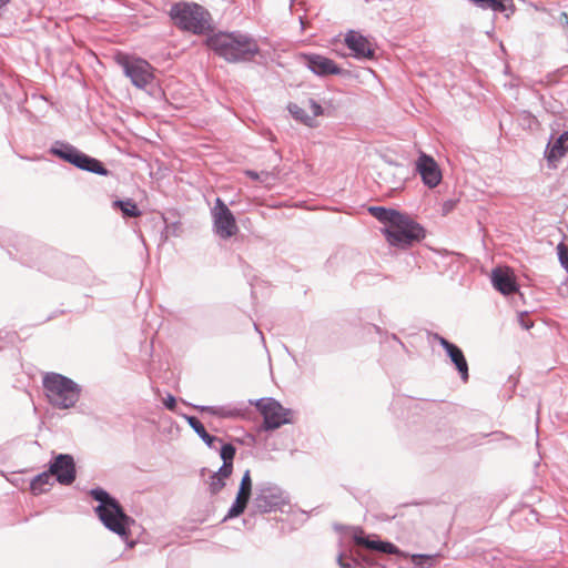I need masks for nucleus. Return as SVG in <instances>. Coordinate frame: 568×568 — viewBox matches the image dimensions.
Segmentation results:
<instances>
[{
    "label": "nucleus",
    "instance_id": "nucleus-1",
    "mask_svg": "<svg viewBox=\"0 0 568 568\" xmlns=\"http://www.w3.org/2000/svg\"><path fill=\"white\" fill-rule=\"evenodd\" d=\"M206 45L230 63L252 60L258 52L257 42L250 36L234 32H219L206 39Z\"/></svg>",
    "mask_w": 568,
    "mask_h": 568
},
{
    "label": "nucleus",
    "instance_id": "nucleus-2",
    "mask_svg": "<svg viewBox=\"0 0 568 568\" xmlns=\"http://www.w3.org/2000/svg\"><path fill=\"white\" fill-rule=\"evenodd\" d=\"M90 496L94 500L99 501V505L94 508V513L104 527L116 534L128 544L129 548H132L135 542L129 541V536L133 519L124 513L119 501L111 497L106 490L102 488H92L90 490Z\"/></svg>",
    "mask_w": 568,
    "mask_h": 568
},
{
    "label": "nucleus",
    "instance_id": "nucleus-3",
    "mask_svg": "<svg viewBox=\"0 0 568 568\" xmlns=\"http://www.w3.org/2000/svg\"><path fill=\"white\" fill-rule=\"evenodd\" d=\"M48 402L58 409H69L77 405L81 396V386L59 373H47L42 379Z\"/></svg>",
    "mask_w": 568,
    "mask_h": 568
},
{
    "label": "nucleus",
    "instance_id": "nucleus-4",
    "mask_svg": "<svg viewBox=\"0 0 568 568\" xmlns=\"http://www.w3.org/2000/svg\"><path fill=\"white\" fill-rule=\"evenodd\" d=\"M170 17L181 29L202 34L210 29V14L196 3L179 2L172 6Z\"/></svg>",
    "mask_w": 568,
    "mask_h": 568
},
{
    "label": "nucleus",
    "instance_id": "nucleus-5",
    "mask_svg": "<svg viewBox=\"0 0 568 568\" xmlns=\"http://www.w3.org/2000/svg\"><path fill=\"white\" fill-rule=\"evenodd\" d=\"M382 231L389 245L398 248H407L425 236L424 229L405 214Z\"/></svg>",
    "mask_w": 568,
    "mask_h": 568
},
{
    "label": "nucleus",
    "instance_id": "nucleus-6",
    "mask_svg": "<svg viewBox=\"0 0 568 568\" xmlns=\"http://www.w3.org/2000/svg\"><path fill=\"white\" fill-rule=\"evenodd\" d=\"M50 153L80 170L102 176H106L109 174V171L99 160L87 155L68 142L55 141L50 148Z\"/></svg>",
    "mask_w": 568,
    "mask_h": 568
},
{
    "label": "nucleus",
    "instance_id": "nucleus-7",
    "mask_svg": "<svg viewBox=\"0 0 568 568\" xmlns=\"http://www.w3.org/2000/svg\"><path fill=\"white\" fill-rule=\"evenodd\" d=\"M213 232L222 240H227L239 232V226L234 214L227 205L216 197L214 206L211 209Z\"/></svg>",
    "mask_w": 568,
    "mask_h": 568
},
{
    "label": "nucleus",
    "instance_id": "nucleus-8",
    "mask_svg": "<svg viewBox=\"0 0 568 568\" xmlns=\"http://www.w3.org/2000/svg\"><path fill=\"white\" fill-rule=\"evenodd\" d=\"M255 406L263 415L265 429H276L291 422V410L284 408L274 398H260L255 402Z\"/></svg>",
    "mask_w": 568,
    "mask_h": 568
},
{
    "label": "nucleus",
    "instance_id": "nucleus-9",
    "mask_svg": "<svg viewBox=\"0 0 568 568\" xmlns=\"http://www.w3.org/2000/svg\"><path fill=\"white\" fill-rule=\"evenodd\" d=\"M120 63L125 75L130 78L132 84L136 88L144 89L152 82L154 78L153 68L148 61L140 58L125 57Z\"/></svg>",
    "mask_w": 568,
    "mask_h": 568
},
{
    "label": "nucleus",
    "instance_id": "nucleus-10",
    "mask_svg": "<svg viewBox=\"0 0 568 568\" xmlns=\"http://www.w3.org/2000/svg\"><path fill=\"white\" fill-rule=\"evenodd\" d=\"M50 474L61 485H71L77 476L75 463L71 455L59 454L54 456L49 466Z\"/></svg>",
    "mask_w": 568,
    "mask_h": 568
},
{
    "label": "nucleus",
    "instance_id": "nucleus-11",
    "mask_svg": "<svg viewBox=\"0 0 568 568\" xmlns=\"http://www.w3.org/2000/svg\"><path fill=\"white\" fill-rule=\"evenodd\" d=\"M300 60L315 75L341 74L342 69L329 58L318 53H301Z\"/></svg>",
    "mask_w": 568,
    "mask_h": 568
},
{
    "label": "nucleus",
    "instance_id": "nucleus-12",
    "mask_svg": "<svg viewBox=\"0 0 568 568\" xmlns=\"http://www.w3.org/2000/svg\"><path fill=\"white\" fill-rule=\"evenodd\" d=\"M283 503L284 497L282 490L271 484L262 486L254 498V505L261 513H271L277 509Z\"/></svg>",
    "mask_w": 568,
    "mask_h": 568
},
{
    "label": "nucleus",
    "instance_id": "nucleus-13",
    "mask_svg": "<svg viewBox=\"0 0 568 568\" xmlns=\"http://www.w3.org/2000/svg\"><path fill=\"white\" fill-rule=\"evenodd\" d=\"M416 171L419 173L424 184L430 189L436 187L442 182V171L430 155L420 153L416 161Z\"/></svg>",
    "mask_w": 568,
    "mask_h": 568
},
{
    "label": "nucleus",
    "instance_id": "nucleus-14",
    "mask_svg": "<svg viewBox=\"0 0 568 568\" xmlns=\"http://www.w3.org/2000/svg\"><path fill=\"white\" fill-rule=\"evenodd\" d=\"M251 491H252L251 474H250V470H246L241 479L236 498H235L234 503L232 504L231 508L229 509L227 515L225 516V519L237 517L244 511V509L246 508V505L250 500Z\"/></svg>",
    "mask_w": 568,
    "mask_h": 568
},
{
    "label": "nucleus",
    "instance_id": "nucleus-15",
    "mask_svg": "<svg viewBox=\"0 0 568 568\" xmlns=\"http://www.w3.org/2000/svg\"><path fill=\"white\" fill-rule=\"evenodd\" d=\"M345 44L356 59H371L374 55V49L369 40L357 31L351 30L346 33Z\"/></svg>",
    "mask_w": 568,
    "mask_h": 568
},
{
    "label": "nucleus",
    "instance_id": "nucleus-16",
    "mask_svg": "<svg viewBox=\"0 0 568 568\" xmlns=\"http://www.w3.org/2000/svg\"><path fill=\"white\" fill-rule=\"evenodd\" d=\"M308 106L312 114H308L306 110L297 105L296 103H290L287 109L291 115L298 122L303 123L308 128H316V118L323 114V108L315 100H308Z\"/></svg>",
    "mask_w": 568,
    "mask_h": 568
},
{
    "label": "nucleus",
    "instance_id": "nucleus-17",
    "mask_svg": "<svg viewBox=\"0 0 568 568\" xmlns=\"http://www.w3.org/2000/svg\"><path fill=\"white\" fill-rule=\"evenodd\" d=\"M438 343L440 346L446 351L447 355L449 356L452 363L455 365L456 369L458 371L460 378L463 382L468 381V364L464 356L463 351L456 346L455 344L448 342L446 338L438 336L437 337Z\"/></svg>",
    "mask_w": 568,
    "mask_h": 568
},
{
    "label": "nucleus",
    "instance_id": "nucleus-18",
    "mask_svg": "<svg viewBox=\"0 0 568 568\" xmlns=\"http://www.w3.org/2000/svg\"><path fill=\"white\" fill-rule=\"evenodd\" d=\"M491 283L504 295H509L517 291L514 275L507 267L494 268L491 272Z\"/></svg>",
    "mask_w": 568,
    "mask_h": 568
},
{
    "label": "nucleus",
    "instance_id": "nucleus-19",
    "mask_svg": "<svg viewBox=\"0 0 568 568\" xmlns=\"http://www.w3.org/2000/svg\"><path fill=\"white\" fill-rule=\"evenodd\" d=\"M354 540L357 545H363L368 549L377 550L384 554H390V555H399L404 557H408V555L400 551L395 545L388 541H382V540H371L367 537H364L362 535L355 534Z\"/></svg>",
    "mask_w": 568,
    "mask_h": 568
},
{
    "label": "nucleus",
    "instance_id": "nucleus-20",
    "mask_svg": "<svg viewBox=\"0 0 568 568\" xmlns=\"http://www.w3.org/2000/svg\"><path fill=\"white\" fill-rule=\"evenodd\" d=\"M568 151V130L565 131L554 142L552 145H548L546 150V158L548 162L554 163L562 158Z\"/></svg>",
    "mask_w": 568,
    "mask_h": 568
},
{
    "label": "nucleus",
    "instance_id": "nucleus-21",
    "mask_svg": "<svg viewBox=\"0 0 568 568\" xmlns=\"http://www.w3.org/2000/svg\"><path fill=\"white\" fill-rule=\"evenodd\" d=\"M195 408L221 418H235L242 415L241 409L231 406H195Z\"/></svg>",
    "mask_w": 568,
    "mask_h": 568
},
{
    "label": "nucleus",
    "instance_id": "nucleus-22",
    "mask_svg": "<svg viewBox=\"0 0 568 568\" xmlns=\"http://www.w3.org/2000/svg\"><path fill=\"white\" fill-rule=\"evenodd\" d=\"M53 485V475L50 470L37 475L30 483V489L34 495H40L50 489Z\"/></svg>",
    "mask_w": 568,
    "mask_h": 568
},
{
    "label": "nucleus",
    "instance_id": "nucleus-23",
    "mask_svg": "<svg viewBox=\"0 0 568 568\" xmlns=\"http://www.w3.org/2000/svg\"><path fill=\"white\" fill-rule=\"evenodd\" d=\"M186 422L190 427L197 434V436L210 447H214L215 442H221L219 438L210 435L203 424L194 416H186Z\"/></svg>",
    "mask_w": 568,
    "mask_h": 568
},
{
    "label": "nucleus",
    "instance_id": "nucleus-24",
    "mask_svg": "<svg viewBox=\"0 0 568 568\" xmlns=\"http://www.w3.org/2000/svg\"><path fill=\"white\" fill-rule=\"evenodd\" d=\"M368 211L375 216L379 222L385 223L386 226L394 223V221L398 220L399 213L398 211L392 209H385L382 206H371Z\"/></svg>",
    "mask_w": 568,
    "mask_h": 568
},
{
    "label": "nucleus",
    "instance_id": "nucleus-25",
    "mask_svg": "<svg viewBox=\"0 0 568 568\" xmlns=\"http://www.w3.org/2000/svg\"><path fill=\"white\" fill-rule=\"evenodd\" d=\"M115 207H119L126 217H136L141 215V211L138 209L135 202L131 199L116 200L113 202Z\"/></svg>",
    "mask_w": 568,
    "mask_h": 568
},
{
    "label": "nucleus",
    "instance_id": "nucleus-26",
    "mask_svg": "<svg viewBox=\"0 0 568 568\" xmlns=\"http://www.w3.org/2000/svg\"><path fill=\"white\" fill-rule=\"evenodd\" d=\"M468 1L481 10H491L494 12H504L506 10L505 4L500 0H468Z\"/></svg>",
    "mask_w": 568,
    "mask_h": 568
},
{
    "label": "nucleus",
    "instance_id": "nucleus-27",
    "mask_svg": "<svg viewBox=\"0 0 568 568\" xmlns=\"http://www.w3.org/2000/svg\"><path fill=\"white\" fill-rule=\"evenodd\" d=\"M245 174L250 179H252L254 181H258L260 183H262L265 186H270L275 179L272 173L266 172V171L255 172L252 170H247V171H245Z\"/></svg>",
    "mask_w": 568,
    "mask_h": 568
},
{
    "label": "nucleus",
    "instance_id": "nucleus-28",
    "mask_svg": "<svg viewBox=\"0 0 568 568\" xmlns=\"http://www.w3.org/2000/svg\"><path fill=\"white\" fill-rule=\"evenodd\" d=\"M220 456L223 459V463H232L235 456V448L231 444H224L221 447Z\"/></svg>",
    "mask_w": 568,
    "mask_h": 568
},
{
    "label": "nucleus",
    "instance_id": "nucleus-29",
    "mask_svg": "<svg viewBox=\"0 0 568 568\" xmlns=\"http://www.w3.org/2000/svg\"><path fill=\"white\" fill-rule=\"evenodd\" d=\"M209 486H210L211 493L216 494L225 486V480L220 478L219 475L213 474L210 477Z\"/></svg>",
    "mask_w": 568,
    "mask_h": 568
},
{
    "label": "nucleus",
    "instance_id": "nucleus-30",
    "mask_svg": "<svg viewBox=\"0 0 568 568\" xmlns=\"http://www.w3.org/2000/svg\"><path fill=\"white\" fill-rule=\"evenodd\" d=\"M557 253L561 266L568 272V253L565 244H558Z\"/></svg>",
    "mask_w": 568,
    "mask_h": 568
},
{
    "label": "nucleus",
    "instance_id": "nucleus-31",
    "mask_svg": "<svg viewBox=\"0 0 568 568\" xmlns=\"http://www.w3.org/2000/svg\"><path fill=\"white\" fill-rule=\"evenodd\" d=\"M233 470V464L232 463H223V465L219 468L215 475H219L220 478L226 479L230 477Z\"/></svg>",
    "mask_w": 568,
    "mask_h": 568
},
{
    "label": "nucleus",
    "instance_id": "nucleus-32",
    "mask_svg": "<svg viewBox=\"0 0 568 568\" xmlns=\"http://www.w3.org/2000/svg\"><path fill=\"white\" fill-rule=\"evenodd\" d=\"M432 558H433V556H430V555H420V554H415V555L410 556V559L414 562L415 568H424L422 565V561L423 560L429 561V560H432Z\"/></svg>",
    "mask_w": 568,
    "mask_h": 568
},
{
    "label": "nucleus",
    "instance_id": "nucleus-33",
    "mask_svg": "<svg viewBox=\"0 0 568 568\" xmlns=\"http://www.w3.org/2000/svg\"><path fill=\"white\" fill-rule=\"evenodd\" d=\"M518 322L524 329H529L532 326V322L527 317L526 313H520L518 315Z\"/></svg>",
    "mask_w": 568,
    "mask_h": 568
},
{
    "label": "nucleus",
    "instance_id": "nucleus-34",
    "mask_svg": "<svg viewBox=\"0 0 568 568\" xmlns=\"http://www.w3.org/2000/svg\"><path fill=\"white\" fill-rule=\"evenodd\" d=\"M163 404L164 406L170 409V410H174L175 408V405H176V400H175V397L172 396V395H168L164 400H163Z\"/></svg>",
    "mask_w": 568,
    "mask_h": 568
},
{
    "label": "nucleus",
    "instance_id": "nucleus-35",
    "mask_svg": "<svg viewBox=\"0 0 568 568\" xmlns=\"http://www.w3.org/2000/svg\"><path fill=\"white\" fill-rule=\"evenodd\" d=\"M337 562H338V565H339L342 568H351V566H352V565H351V561H344V560H343L342 555H341V556H338Z\"/></svg>",
    "mask_w": 568,
    "mask_h": 568
},
{
    "label": "nucleus",
    "instance_id": "nucleus-36",
    "mask_svg": "<svg viewBox=\"0 0 568 568\" xmlns=\"http://www.w3.org/2000/svg\"><path fill=\"white\" fill-rule=\"evenodd\" d=\"M453 207V203L452 202H447L444 204V211L445 213H447L449 210H452Z\"/></svg>",
    "mask_w": 568,
    "mask_h": 568
},
{
    "label": "nucleus",
    "instance_id": "nucleus-37",
    "mask_svg": "<svg viewBox=\"0 0 568 568\" xmlns=\"http://www.w3.org/2000/svg\"><path fill=\"white\" fill-rule=\"evenodd\" d=\"M7 0H0V10L7 4Z\"/></svg>",
    "mask_w": 568,
    "mask_h": 568
}]
</instances>
